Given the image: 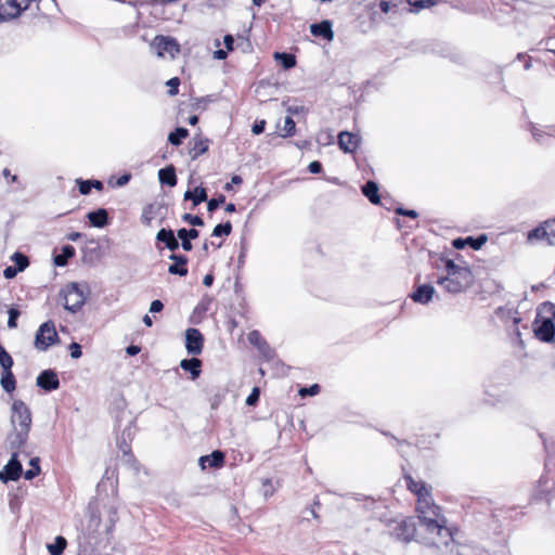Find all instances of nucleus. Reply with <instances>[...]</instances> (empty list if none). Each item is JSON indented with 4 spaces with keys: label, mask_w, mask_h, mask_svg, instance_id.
<instances>
[{
    "label": "nucleus",
    "mask_w": 555,
    "mask_h": 555,
    "mask_svg": "<svg viewBox=\"0 0 555 555\" xmlns=\"http://www.w3.org/2000/svg\"><path fill=\"white\" fill-rule=\"evenodd\" d=\"M416 512L421 530L426 533V537L423 538L426 544L448 547L454 543L453 532L451 528L447 527V519L442 515L441 508L435 504L433 496L416 503Z\"/></svg>",
    "instance_id": "obj_1"
},
{
    "label": "nucleus",
    "mask_w": 555,
    "mask_h": 555,
    "mask_svg": "<svg viewBox=\"0 0 555 555\" xmlns=\"http://www.w3.org/2000/svg\"><path fill=\"white\" fill-rule=\"evenodd\" d=\"M11 430L7 437L9 449L27 448L28 435L31 427V412L22 400H14L11 406Z\"/></svg>",
    "instance_id": "obj_2"
},
{
    "label": "nucleus",
    "mask_w": 555,
    "mask_h": 555,
    "mask_svg": "<svg viewBox=\"0 0 555 555\" xmlns=\"http://www.w3.org/2000/svg\"><path fill=\"white\" fill-rule=\"evenodd\" d=\"M446 271L447 275L439 278L437 283L448 293H461L472 284L473 274L469 268L455 264L452 260H447Z\"/></svg>",
    "instance_id": "obj_3"
},
{
    "label": "nucleus",
    "mask_w": 555,
    "mask_h": 555,
    "mask_svg": "<svg viewBox=\"0 0 555 555\" xmlns=\"http://www.w3.org/2000/svg\"><path fill=\"white\" fill-rule=\"evenodd\" d=\"M60 297L63 300V307L75 313L85 305L86 292L80 284L72 282L60 291Z\"/></svg>",
    "instance_id": "obj_4"
},
{
    "label": "nucleus",
    "mask_w": 555,
    "mask_h": 555,
    "mask_svg": "<svg viewBox=\"0 0 555 555\" xmlns=\"http://www.w3.org/2000/svg\"><path fill=\"white\" fill-rule=\"evenodd\" d=\"M388 529L392 538L404 543L412 541L416 534V525L411 517L390 521Z\"/></svg>",
    "instance_id": "obj_5"
},
{
    "label": "nucleus",
    "mask_w": 555,
    "mask_h": 555,
    "mask_svg": "<svg viewBox=\"0 0 555 555\" xmlns=\"http://www.w3.org/2000/svg\"><path fill=\"white\" fill-rule=\"evenodd\" d=\"M59 341V335L53 321L42 323L36 332L34 346L39 351H47Z\"/></svg>",
    "instance_id": "obj_6"
},
{
    "label": "nucleus",
    "mask_w": 555,
    "mask_h": 555,
    "mask_svg": "<svg viewBox=\"0 0 555 555\" xmlns=\"http://www.w3.org/2000/svg\"><path fill=\"white\" fill-rule=\"evenodd\" d=\"M150 47L158 57H165L168 54L173 60L180 53L179 42L170 36H156Z\"/></svg>",
    "instance_id": "obj_7"
},
{
    "label": "nucleus",
    "mask_w": 555,
    "mask_h": 555,
    "mask_svg": "<svg viewBox=\"0 0 555 555\" xmlns=\"http://www.w3.org/2000/svg\"><path fill=\"white\" fill-rule=\"evenodd\" d=\"M11 451V459L2 470H0V480L8 482L10 480H17L22 475V464L18 461L20 454L29 455L27 448L9 449Z\"/></svg>",
    "instance_id": "obj_8"
},
{
    "label": "nucleus",
    "mask_w": 555,
    "mask_h": 555,
    "mask_svg": "<svg viewBox=\"0 0 555 555\" xmlns=\"http://www.w3.org/2000/svg\"><path fill=\"white\" fill-rule=\"evenodd\" d=\"M528 240H544L551 246H555V219L543 222L540 227L529 231Z\"/></svg>",
    "instance_id": "obj_9"
},
{
    "label": "nucleus",
    "mask_w": 555,
    "mask_h": 555,
    "mask_svg": "<svg viewBox=\"0 0 555 555\" xmlns=\"http://www.w3.org/2000/svg\"><path fill=\"white\" fill-rule=\"evenodd\" d=\"M25 10H27L25 0H5L0 5V23L18 17Z\"/></svg>",
    "instance_id": "obj_10"
},
{
    "label": "nucleus",
    "mask_w": 555,
    "mask_h": 555,
    "mask_svg": "<svg viewBox=\"0 0 555 555\" xmlns=\"http://www.w3.org/2000/svg\"><path fill=\"white\" fill-rule=\"evenodd\" d=\"M204 345L203 334L197 328H188L185 332V348L189 354L197 356Z\"/></svg>",
    "instance_id": "obj_11"
},
{
    "label": "nucleus",
    "mask_w": 555,
    "mask_h": 555,
    "mask_svg": "<svg viewBox=\"0 0 555 555\" xmlns=\"http://www.w3.org/2000/svg\"><path fill=\"white\" fill-rule=\"evenodd\" d=\"M405 483L408 489L416 495V503H421L423 500H429L431 498L430 487H428L422 480H415L411 476H405Z\"/></svg>",
    "instance_id": "obj_12"
},
{
    "label": "nucleus",
    "mask_w": 555,
    "mask_h": 555,
    "mask_svg": "<svg viewBox=\"0 0 555 555\" xmlns=\"http://www.w3.org/2000/svg\"><path fill=\"white\" fill-rule=\"evenodd\" d=\"M36 384L46 391H52L60 387V379L54 371L44 370L37 376Z\"/></svg>",
    "instance_id": "obj_13"
},
{
    "label": "nucleus",
    "mask_w": 555,
    "mask_h": 555,
    "mask_svg": "<svg viewBox=\"0 0 555 555\" xmlns=\"http://www.w3.org/2000/svg\"><path fill=\"white\" fill-rule=\"evenodd\" d=\"M247 340L250 345L255 346L266 359L272 358V349L269 347V345L262 338L261 334L258 331H251L247 335Z\"/></svg>",
    "instance_id": "obj_14"
},
{
    "label": "nucleus",
    "mask_w": 555,
    "mask_h": 555,
    "mask_svg": "<svg viewBox=\"0 0 555 555\" xmlns=\"http://www.w3.org/2000/svg\"><path fill=\"white\" fill-rule=\"evenodd\" d=\"M435 293L436 291L433 285L423 284L415 288V291L411 294V298L417 304L426 305L433 299Z\"/></svg>",
    "instance_id": "obj_15"
},
{
    "label": "nucleus",
    "mask_w": 555,
    "mask_h": 555,
    "mask_svg": "<svg viewBox=\"0 0 555 555\" xmlns=\"http://www.w3.org/2000/svg\"><path fill=\"white\" fill-rule=\"evenodd\" d=\"M169 259L173 261V263L170 264L169 268H168V272L170 274L180 275V276L188 275L186 263H188L189 259H188L186 256H184V255H177V254L172 253L169 256Z\"/></svg>",
    "instance_id": "obj_16"
},
{
    "label": "nucleus",
    "mask_w": 555,
    "mask_h": 555,
    "mask_svg": "<svg viewBox=\"0 0 555 555\" xmlns=\"http://www.w3.org/2000/svg\"><path fill=\"white\" fill-rule=\"evenodd\" d=\"M535 335L539 339L545 343L555 341V324L552 319H545L541 325L535 330Z\"/></svg>",
    "instance_id": "obj_17"
},
{
    "label": "nucleus",
    "mask_w": 555,
    "mask_h": 555,
    "mask_svg": "<svg viewBox=\"0 0 555 555\" xmlns=\"http://www.w3.org/2000/svg\"><path fill=\"white\" fill-rule=\"evenodd\" d=\"M224 463V453L220 450L214 451L209 455H204L199 457V466L202 469L210 468H219Z\"/></svg>",
    "instance_id": "obj_18"
},
{
    "label": "nucleus",
    "mask_w": 555,
    "mask_h": 555,
    "mask_svg": "<svg viewBox=\"0 0 555 555\" xmlns=\"http://www.w3.org/2000/svg\"><path fill=\"white\" fill-rule=\"evenodd\" d=\"M310 33L315 37H322L328 41L333 40L334 31L332 23L327 20L310 25Z\"/></svg>",
    "instance_id": "obj_19"
},
{
    "label": "nucleus",
    "mask_w": 555,
    "mask_h": 555,
    "mask_svg": "<svg viewBox=\"0 0 555 555\" xmlns=\"http://www.w3.org/2000/svg\"><path fill=\"white\" fill-rule=\"evenodd\" d=\"M156 240L164 243L165 246L171 251L177 250L180 246L173 231L170 229H160L157 232Z\"/></svg>",
    "instance_id": "obj_20"
},
{
    "label": "nucleus",
    "mask_w": 555,
    "mask_h": 555,
    "mask_svg": "<svg viewBox=\"0 0 555 555\" xmlns=\"http://www.w3.org/2000/svg\"><path fill=\"white\" fill-rule=\"evenodd\" d=\"M199 235V232L196 229H180L177 232L178 238L181 240V247L185 251H190L193 248V245L191 243V240L197 238Z\"/></svg>",
    "instance_id": "obj_21"
},
{
    "label": "nucleus",
    "mask_w": 555,
    "mask_h": 555,
    "mask_svg": "<svg viewBox=\"0 0 555 555\" xmlns=\"http://www.w3.org/2000/svg\"><path fill=\"white\" fill-rule=\"evenodd\" d=\"M338 144L344 152H353L358 147L359 140L357 135L344 131L338 135Z\"/></svg>",
    "instance_id": "obj_22"
},
{
    "label": "nucleus",
    "mask_w": 555,
    "mask_h": 555,
    "mask_svg": "<svg viewBox=\"0 0 555 555\" xmlns=\"http://www.w3.org/2000/svg\"><path fill=\"white\" fill-rule=\"evenodd\" d=\"M180 366L182 370L190 372L192 379H196L201 375L202 361L197 358L183 359Z\"/></svg>",
    "instance_id": "obj_23"
},
{
    "label": "nucleus",
    "mask_w": 555,
    "mask_h": 555,
    "mask_svg": "<svg viewBox=\"0 0 555 555\" xmlns=\"http://www.w3.org/2000/svg\"><path fill=\"white\" fill-rule=\"evenodd\" d=\"M440 0H406L409 8L402 7V12L418 13L437 4Z\"/></svg>",
    "instance_id": "obj_24"
},
{
    "label": "nucleus",
    "mask_w": 555,
    "mask_h": 555,
    "mask_svg": "<svg viewBox=\"0 0 555 555\" xmlns=\"http://www.w3.org/2000/svg\"><path fill=\"white\" fill-rule=\"evenodd\" d=\"M89 222L95 228H103L108 222V214L104 208H99L94 211H90L87 215Z\"/></svg>",
    "instance_id": "obj_25"
},
{
    "label": "nucleus",
    "mask_w": 555,
    "mask_h": 555,
    "mask_svg": "<svg viewBox=\"0 0 555 555\" xmlns=\"http://www.w3.org/2000/svg\"><path fill=\"white\" fill-rule=\"evenodd\" d=\"M158 179L162 184L175 186L177 184L176 170L172 165L162 168L158 171Z\"/></svg>",
    "instance_id": "obj_26"
},
{
    "label": "nucleus",
    "mask_w": 555,
    "mask_h": 555,
    "mask_svg": "<svg viewBox=\"0 0 555 555\" xmlns=\"http://www.w3.org/2000/svg\"><path fill=\"white\" fill-rule=\"evenodd\" d=\"M209 143L210 141L208 139L202 137L194 138L193 147L190 151L192 159H196L198 156L206 153L209 149Z\"/></svg>",
    "instance_id": "obj_27"
},
{
    "label": "nucleus",
    "mask_w": 555,
    "mask_h": 555,
    "mask_svg": "<svg viewBox=\"0 0 555 555\" xmlns=\"http://www.w3.org/2000/svg\"><path fill=\"white\" fill-rule=\"evenodd\" d=\"M185 201H192L194 206L199 205L202 202L207 201V192L203 186H196L193 191L184 193Z\"/></svg>",
    "instance_id": "obj_28"
},
{
    "label": "nucleus",
    "mask_w": 555,
    "mask_h": 555,
    "mask_svg": "<svg viewBox=\"0 0 555 555\" xmlns=\"http://www.w3.org/2000/svg\"><path fill=\"white\" fill-rule=\"evenodd\" d=\"M0 384L3 390L9 393L15 390L16 380L12 373V369L2 370Z\"/></svg>",
    "instance_id": "obj_29"
},
{
    "label": "nucleus",
    "mask_w": 555,
    "mask_h": 555,
    "mask_svg": "<svg viewBox=\"0 0 555 555\" xmlns=\"http://www.w3.org/2000/svg\"><path fill=\"white\" fill-rule=\"evenodd\" d=\"M75 256V248L72 245H64L61 249V254L54 256V264L57 267H64L67 264L68 259Z\"/></svg>",
    "instance_id": "obj_30"
},
{
    "label": "nucleus",
    "mask_w": 555,
    "mask_h": 555,
    "mask_svg": "<svg viewBox=\"0 0 555 555\" xmlns=\"http://www.w3.org/2000/svg\"><path fill=\"white\" fill-rule=\"evenodd\" d=\"M362 193L369 198L372 204H378L380 198L378 195V185L374 181H367L362 186Z\"/></svg>",
    "instance_id": "obj_31"
},
{
    "label": "nucleus",
    "mask_w": 555,
    "mask_h": 555,
    "mask_svg": "<svg viewBox=\"0 0 555 555\" xmlns=\"http://www.w3.org/2000/svg\"><path fill=\"white\" fill-rule=\"evenodd\" d=\"M67 541L64 537L59 535L55 538L54 543L48 544L47 548L51 555H62L66 548Z\"/></svg>",
    "instance_id": "obj_32"
},
{
    "label": "nucleus",
    "mask_w": 555,
    "mask_h": 555,
    "mask_svg": "<svg viewBox=\"0 0 555 555\" xmlns=\"http://www.w3.org/2000/svg\"><path fill=\"white\" fill-rule=\"evenodd\" d=\"M274 59L279 61L285 69L293 68L296 65V57L291 53L275 52Z\"/></svg>",
    "instance_id": "obj_33"
},
{
    "label": "nucleus",
    "mask_w": 555,
    "mask_h": 555,
    "mask_svg": "<svg viewBox=\"0 0 555 555\" xmlns=\"http://www.w3.org/2000/svg\"><path fill=\"white\" fill-rule=\"evenodd\" d=\"M188 135H189L188 129L180 127L169 133L168 141L172 145L178 146L182 143V140L185 139Z\"/></svg>",
    "instance_id": "obj_34"
},
{
    "label": "nucleus",
    "mask_w": 555,
    "mask_h": 555,
    "mask_svg": "<svg viewBox=\"0 0 555 555\" xmlns=\"http://www.w3.org/2000/svg\"><path fill=\"white\" fill-rule=\"evenodd\" d=\"M296 131V124L294 119L291 116L285 117L284 125L282 127V132L280 135L282 138H288L295 134Z\"/></svg>",
    "instance_id": "obj_35"
},
{
    "label": "nucleus",
    "mask_w": 555,
    "mask_h": 555,
    "mask_svg": "<svg viewBox=\"0 0 555 555\" xmlns=\"http://www.w3.org/2000/svg\"><path fill=\"white\" fill-rule=\"evenodd\" d=\"M29 465H30V468L27 469L25 473H24V478L26 480H31L33 478H35L36 476L39 475L40 473V466H39V459L38 457H33L30 459L29 461Z\"/></svg>",
    "instance_id": "obj_36"
},
{
    "label": "nucleus",
    "mask_w": 555,
    "mask_h": 555,
    "mask_svg": "<svg viewBox=\"0 0 555 555\" xmlns=\"http://www.w3.org/2000/svg\"><path fill=\"white\" fill-rule=\"evenodd\" d=\"M14 362L10 353L0 344V366L2 370L12 369Z\"/></svg>",
    "instance_id": "obj_37"
},
{
    "label": "nucleus",
    "mask_w": 555,
    "mask_h": 555,
    "mask_svg": "<svg viewBox=\"0 0 555 555\" xmlns=\"http://www.w3.org/2000/svg\"><path fill=\"white\" fill-rule=\"evenodd\" d=\"M232 231V224L230 221L225 223H220L214 228L212 236H228Z\"/></svg>",
    "instance_id": "obj_38"
},
{
    "label": "nucleus",
    "mask_w": 555,
    "mask_h": 555,
    "mask_svg": "<svg viewBox=\"0 0 555 555\" xmlns=\"http://www.w3.org/2000/svg\"><path fill=\"white\" fill-rule=\"evenodd\" d=\"M12 259L15 262L14 267H16L17 270H20V271H24L27 268V266L29 264L28 258L21 253H15L12 256Z\"/></svg>",
    "instance_id": "obj_39"
},
{
    "label": "nucleus",
    "mask_w": 555,
    "mask_h": 555,
    "mask_svg": "<svg viewBox=\"0 0 555 555\" xmlns=\"http://www.w3.org/2000/svg\"><path fill=\"white\" fill-rule=\"evenodd\" d=\"M466 241L473 247V249L477 250L480 249L481 246L487 242V237L486 235H480L477 238L467 237Z\"/></svg>",
    "instance_id": "obj_40"
},
{
    "label": "nucleus",
    "mask_w": 555,
    "mask_h": 555,
    "mask_svg": "<svg viewBox=\"0 0 555 555\" xmlns=\"http://www.w3.org/2000/svg\"><path fill=\"white\" fill-rule=\"evenodd\" d=\"M182 220L185 222H189L190 224L194 227H202L204 225V221L199 216H193L191 214H184L182 216Z\"/></svg>",
    "instance_id": "obj_41"
},
{
    "label": "nucleus",
    "mask_w": 555,
    "mask_h": 555,
    "mask_svg": "<svg viewBox=\"0 0 555 555\" xmlns=\"http://www.w3.org/2000/svg\"><path fill=\"white\" fill-rule=\"evenodd\" d=\"M319 392H320V386L318 384H313L310 387L300 388V390H299V395L301 397L315 396Z\"/></svg>",
    "instance_id": "obj_42"
},
{
    "label": "nucleus",
    "mask_w": 555,
    "mask_h": 555,
    "mask_svg": "<svg viewBox=\"0 0 555 555\" xmlns=\"http://www.w3.org/2000/svg\"><path fill=\"white\" fill-rule=\"evenodd\" d=\"M225 201V196L224 195H219L217 198H211L210 201H208V204H207V210L208 211H214L216 210L221 204H223Z\"/></svg>",
    "instance_id": "obj_43"
},
{
    "label": "nucleus",
    "mask_w": 555,
    "mask_h": 555,
    "mask_svg": "<svg viewBox=\"0 0 555 555\" xmlns=\"http://www.w3.org/2000/svg\"><path fill=\"white\" fill-rule=\"evenodd\" d=\"M180 85V79L178 77H173L167 81V86L169 87L168 94L173 96L178 94Z\"/></svg>",
    "instance_id": "obj_44"
},
{
    "label": "nucleus",
    "mask_w": 555,
    "mask_h": 555,
    "mask_svg": "<svg viewBox=\"0 0 555 555\" xmlns=\"http://www.w3.org/2000/svg\"><path fill=\"white\" fill-rule=\"evenodd\" d=\"M20 317V311L17 309H14V308H11L9 310V320H8V326L10 328H15L16 327V320L17 318Z\"/></svg>",
    "instance_id": "obj_45"
},
{
    "label": "nucleus",
    "mask_w": 555,
    "mask_h": 555,
    "mask_svg": "<svg viewBox=\"0 0 555 555\" xmlns=\"http://www.w3.org/2000/svg\"><path fill=\"white\" fill-rule=\"evenodd\" d=\"M152 209H153V205H149L144 210H143V214L141 216V221L146 224V225H150L152 223V220H153V215H152Z\"/></svg>",
    "instance_id": "obj_46"
},
{
    "label": "nucleus",
    "mask_w": 555,
    "mask_h": 555,
    "mask_svg": "<svg viewBox=\"0 0 555 555\" xmlns=\"http://www.w3.org/2000/svg\"><path fill=\"white\" fill-rule=\"evenodd\" d=\"M77 183L79 185V192L82 195H87L91 191V180H77Z\"/></svg>",
    "instance_id": "obj_47"
},
{
    "label": "nucleus",
    "mask_w": 555,
    "mask_h": 555,
    "mask_svg": "<svg viewBox=\"0 0 555 555\" xmlns=\"http://www.w3.org/2000/svg\"><path fill=\"white\" fill-rule=\"evenodd\" d=\"M69 351L73 359H79L82 354L81 346L75 341L69 345Z\"/></svg>",
    "instance_id": "obj_48"
},
{
    "label": "nucleus",
    "mask_w": 555,
    "mask_h": 555,
    "mask_svg": "<svg viewBox=\"0 0 555 555\" xmlns=\"http://www.w3.org/2000/svg\"><path fill=\"white\" fill-rule=\"evenodd\" d=\"M531 133H532V137L534 138V140L538 142V143H542V139L545 134V131L535 127V126H531V129H530Z\"/></svg>",
    "instance_id": "obj_49"
},
{
    "label": "nucleus",
    "mask_w": 555,
    "mask_h": 555,
    "mask_svg": "<svg viewBox=\"0 0 555 555\" xmlns=\"http://www.w3.org/2000/svg\"><path fill=\"white\" fill-rule=\"evenodd\" d=\"M395 211L397 215L406 216L412 219H415L418 216L417 211H415L413 209H404L402 207H398Z\"/></svg>",
    "instance_id": "obj_50"
},
{
    "label": "nucleus",
    "mask_w": 555,
    "mask_h": 555,
    "mask_svg": "<svg viewBox=\"0 0 555 555\" xmlns=\"http://www.w3.org/2000/svg\"><path fill=\"white\" fill-rule=\"evenodd\" d=\"M266 120H258L253 125L251 131L254 134L258 135L264 131Z\"/></svg>",
    "instance_id": "obj_51"
},
{
    "label": "nucleus",
    "mask_w": 555,
    "mask_h": 555,
    "mask_svg": "<svg viewBox=\"0 0 555 555\" xmlns=\"http://www.w3.org/2000/svg\"><path fill=\"white\" fill-rule=\"evenodd\" d=\"M258 399H259V389L254 388L251 393L246 399V404L254 405L258 401Z\"/></svg>",
    "instance_id": "obj_52"
},
{
    "label": "nucleus",
    "mask_w": 555,
    "mask_h": 555,
    "mask_svg": "<svg viewBox=\"0 0 555 555\" xmlns=\"http://www.w3.org/2000/svg\"><path fill=\"white\" fill-rule=\"evenodd\" d=\"M18 272L21 271L16 267L9 266L3 270V275L5 279H13Z\"/></svg>",
    "instance_id": "obj_53"
},
{
    "label": "nucleus",
    "mask_w": 555,
    "mask_h": 555,
    "mask_svg": "<svg viewBox=\"0 0 555 555\" xmlns=\"http://www.w3.org/2000/svg\"><path fill=\"white\" fill-rule=\"evenodd\" d=\"M163 309H164V304L160 300L155 299L151 302L150 312L156 313V312H160Z\"/></svg>",
    "instance_id": "obj_54"
},
{
    "label": "nucleus",
    "mask_w": 555,
    "mask_h": 555,
    "mask_svg": "<svg viewBox=\"0 0 555 555\" xmlns=\"http://www.w3.org/2000/svg\"><path fill=\"white\" fill-rule=\"evenodd\" d=\"M397 8V4H392L390 3L389 1H380L379 3V9L382 10V12L384 13H389L392 9H396Z\"/></svg>",
    "instance_id": "obj_55"
},
{
    "label": "nucleus",
    "mask_w": 555,
    "mask_h": 555,
    "mask_svg": "<svg viewBox=\"0 0 555 555\" xmlns=\"http://www.w3.org/2000/svg\"><path fill=\"white\" fill-rule=\"evenodd\" d=\"M308 169L311 173H320L322 171V164L318 160L311 162Z\"/></svg>",
    "instance_id": "obj_56"
},
{
    "label": "nucleus",
    "mask_w": 555,
    "mask_h": 555,
    "mask_svg": "<svg viewBox=\"0 0 555 555\" xmlns=\"http://www.w3.org/2000/svg\"><path fill=\"white\" fill-rule=\"evenodd\" d=\"M223 43L227 48V51H233L234 49V38L232 35H225L223 38Z\"/></svg>",
    "instance_id": "obj_57"
},
{
    "label": "nucleus",
    "mask_w": 555,
    "mask_h": 555,
    "mask_svg": "<svg viewBox=\"0 0 555 555\" xmlns=\"http://www.w3.org/2000/svg\"><path fill=\"white\" fill-rule=\"evenodd\" d=\"M222 401V396L220 395H215L211 399H210V406L211 409L216 410L219 404L221 403Z\"/></svg>",
    "instance_id": "obj_58"
},
{
    "label": "nucleus",
    "mask_w": 555,
    "mask_h": 555,
    "mask_svg": "<svg viewBox=\"0 0 555 555\" xmlns=\"http://www.w3.org/2000/svg\"><path fill=\"white\" fill-rule=\"evenodd\" d=\"M227 56H228L227 50L218 49L214 52V59H216V60H225Z\"/></svg>",
    "instance_id": "obj_59"
},
{
    "label": "nucleus",
    "mask_w": 555,
    "mask_h": 555,
    "mask_svg": "<svg viewBox=\"0 0 555 555\" xmlns=\"http://www.w3.org/2000/svg\"><path fill=\"white\" fill-rule=\"evenodd\" d=\"M129 180H130V175H122L121 177H119L117 179L116 184L118 186H124V185H126L129 182Z\"/></svg>",
    "instance_id": "obj_60"
},
{
    "label": "nucleus",
    "mask_w": 555,
    "mask_h": 555,
    "mask_svg": "<svg viewBox=\"0 0 555 555\" xmlns=\"http://www.w3.org/2000/svg\"><path fill=\"white\" fill-rule=\"evenodd\" d=\"M466 244H468L467 241L463 238H456L453 241V246L456 249H462Z\"/></svg>",
    "instance_id": "obj_61"
},
{
    "label": "nucleus",
    "mask_w": 555,
    "mask_h": 555,
    "mask_svg": "<svg viewBox=\"0 0 555 555\" xmlns=\"http://www.w3.org/2000/svg\"><path fill=\"white\" fill-rule=\"evenodd\" d=\"M126 351L129 356H135L140 352V347L131 345L127 348Z\"/></svg>",
    "instance_id": "obj_62"
},
{
    "label": "nucleus",
    "mask_w": 555,
    "mask_h": 555,
    "mask_svg": "<svg viewBox=\"0 0 555 555\" xmlns=\"http://www.w3.org/2000/svg\"><path fill=\"white\" fill-rule=\"evenodd\" d=\"M80 237H81V233H79V232H72L67 235V240L72 241V242H76Z\"/></svg>",
    "instance_id": "obj_63"
},
{
    "label": "nucleus",
    "mask_w": 555,
    "mask_h": 555,
    "mask_svg": "<svg viewBox=\"0 0 555 555\" xmlns=\"http://www.w3.org/2000/svg\"><path fill=\"white\" fill-rule=\"evenodd\" d=\"M212 282H214L212 275L207 274V275L204 276L203 284L205 286H210L212 284Z\"/></svg>",
    "instance_id": "obj_64"
}]
</instances>
